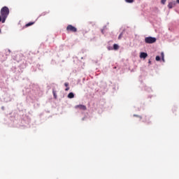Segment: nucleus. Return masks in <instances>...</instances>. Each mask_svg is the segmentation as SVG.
<instances>
[{"instance_id": "obj_11", "label": "nucleus", "mask_w": 179, "mask_h": 179, "mask_svg": "<svg viewBox=\"0 0 179 179\" xmlns=\"http://www.w3.org/2000/svg\"><path fill=\"white\" fill-rule=\"evenodd\" d=\"M32 24H34V22H30L26 24L25 26H26V27H29L30 26H32Z\"/></svg>"}, {"instance_id": "obj_25", "label": "nucleus", "mask_w": 179, "mask_h": 179, "mask_svg": "<svg viewBox=\"0 0 179 179\" xmlns=\"http://www.w3.org/2000/svg\"><path fill=\"white\" fill-rule=\"evenodd\" d=\"M103 29V30H106V29H107V26H104Z\"/></svg>"}, {"instance_id": "obj_7", "label": "nucleus", "mask_w": 179, "mask_h": 179, "mask_svg": "<svg viewBox=\"0 0 179 179\" xmlns=\"http://www.w3.org/2000/svg\"><path fill=\"white\" fill-rule=\"evenodd\" d=\"M173 6H176V1H173V2H170V3H169V4H168V8H169V9H173Z\"/></svg>"}, {"instance_id": "obj_13", "label": "nucleus", "mask_w": 179, "mask_h": 179, "mask_svg": "<svg viewBox=\"0 0 179 179\" xmlns=\"http://www.w3.org/2000/svg\"><path fill=\"white\" fill-rule=\"evenodd\" d=\"M20 68L24 69V68H26V64L23 63L22 64H20Z\"/></svg>"}, {"instance_id": "obj_30", "label": "nucleus", "mask_w": 179, "mask_h": 179, "mask_svg": "<svg viewBox=\"0 0 179 179\" xmlns=\"http://www.w3.org/2000/svg\"><path fill=\"white\" fill-rule=\"evenodd\" d=\"M8 52H10V50H8Z\"/></svg>"}, {"instance_id": "obj_17", "label": "nucleus", "mask_w": 179, "mask_h": 179, "mask_svg": "<svg viewBox=\"0 0 179 179\" xmlns=\"http://www.w3.org/2000/svg\"><path fill=\"white\" fill-rule=\"evenodd\" d=\"M166 1H167V0H161V3L162 5H164L166 3Z\"/></svg>"}, {"instance_id": "obj_24", "label": "nucleus", "mask_w": 179, "mask_h": 179, "mask_svg": "<svg viewBox=\"0 0 179 179\" xmlns=\"http://www.w3.org/2000/svg\"><path fill=\"white\" fill-rule=\"evenodd\" d=\"M41 16H45V13H43L41 14Z\"/></svg>"}, {"instance_id": "obj_5", "label": "nucleus", "mask_w": 179, "mask_h": 179, "mask_svg": "<svg viewBox=\"0 0 179 179\" xmlns=\"http://www.w3.org/2000/svg\"><path fill=\"white\" fill-rule=\"evenodd\" d=\"M12 71L14 73H20V72H22V69L19 70V69L16 67H13Z\"/></svg>"}, {"instance_id": "obj_3", "label": "nucleus", "mask_w": 179, "mask_h": 179, "mask_svg": "<svg viewBox=\"0 0 179 179\" xmlns=\"http://www.w3.org/2000/svg\"><path fill=\"white\" fill-rule=\"evenodd\" d=\"M66 30L67 31H72L73 33H76V31H78V29L71 24L67 26Z\"/></svg>"}, {"instance_id": "obj_12", "label": "nucleus", "mask_w": 179, "mask_h": 179, "mask_svg": "<svg viewBox=\"0 0 179 179\" xmlns=\"http://www.w3.org/2000/svg\"><path fill=\"white\" fill-rule=\"evenodd\" d=\"M161 57H162L163 62H164V52H161Z\"/></svg>"}, {"instance_id": "obj_27", "label": "nucleus", "mask_w": 179, "mask_h": 179, "mask_svg": "<svg viewBox=\"0 0 179 179\" xmlns=\"http://www.w3.org/2000/svg\"><path fill=\"white\" fill-rule=\"evenodd\" d=\"M82 120H83V121H85V117H83V118H82Z\"/></svg>"}, {"instance_id": "obj_26", "label": "nucleus", "mask_w": 179, "mask_h": 179, "mask_svg": "<svg viewBox=\"0 0 179 179\" xmlns=\"http://www.w3.org/2000/svg\"><path fill=\"white\" fill-rule=\"evenodd\" d=\"M148 64H152V61H150V59L148 61Z\"/></svg>"}, {"instance_id": "obj_6", "label": "nucleus", "mask_w": 179, "mask_h": 179, "mask_svg": "<svg viewBox=\"0 0 179 179\" xmlns=\"http://www.w3.org/2000/svg\"><path fill=\"white\" fill-rule=\"evenodd\" d=\"M148 57V53L142 52L140 54V58H143V59H146Z\"/></svg>"}, {"instance_id": "obj_16", "label": "nucleus", "mask_w": 179, "mask_h": 179, "mask_svg": "<svg viewBox=\"0 0 179 179\" xmlns=\"http://www.w3.org/2000/svg\"><path fill=\"white\" fill-rule=\"evenodd\" d=\"M160 59H161L160 56H156L155 57L156 61H160Z\"/></svg>"}, {"instance_id": "obj_18", "label": "nucleus", "mask_w": 179, "mask_h": 179, "mask_svg": "<svg viewBox=\"0 0 179 179\" xmlns=\"http://www.w3.org/2000/svg\"><path fill=\"white\" fill-rule=\"evenodd\" d=\"M108 50L109 51H111V50H113V47L108 46Z\"/></svg>"}, {"instance_id": "obj_14", "label": "nucleus", "mask_w": 179, "mask_h": 179, "mask_svg": "<svg viewBox=\"0 0 179 179\" xmlns=\"http://www.w3.org/2000/svg\"><path fill=\"white\" fill-rule=\"evenodd\" d=\"M123 34H124V31H122V33L120 34V35L118 36V40H121V38H122Z\"/></svg>"}, {"instance_id": "obj_29", "label": "nucleus", "mask_w": 179, "mask_h": 179, "mask_svg": "<svg viewBox=\"0 0 179 179\" xmlns=\"http://www.w3.org/2000/svg\"><path fill=\"white\" fill-rule=\"evenodd\" d=\"M1 108H2V110H3V108H3V107H1Z\"/></svg>"}, {"instance_id": "obj_2", "label": "nucleus", "mask_w": 179, "mask_h": 179, "mask_svg": "<svg viewBox=\"0 0 179 179\" xmlns=\"http://www.w3.org/2000/svg\"><path fill=\"white\" fill-rule=\"evenodd\" d=\"M145 43L146 44H153V43H156V38L152 36H148L145 38Z\"/></svg>"}, {"instance_id": "obj_19", "label": "nucleus", "mask_w": 179, "mask_h": 179, "mask_svg": "<svg viewBox=\"0 0 179 179\" xmlns=\"http://www.w3.org/2000/svg\"><path fill=\"white\" fill-rule=\"evenodd\" d=\"M53 96L55 99H57V94H55V91H53Z\"/></svg>"}, {"instance_id": "obj_21", "label": "nucleus", "mask_w": 179, "mask_h": 179, "mask_svg": "<svg viewBox=\"0 0 179 179\" xmlns=\"http://www.w3.org/2000/svg\"><path fill=\"white\" fill-rule=\"evenodd\" d=\"M64 86H66V87H68V86H69V83H64Z\"/></svg>"}, {"instance_id": "obj_8", "label": "nucleus", "mask_w": 179, "mask_h": 179, "mask_svg": "<svg viewBox=\"0 0 179 179\" xmlns=\"http://www.w3.org/2000/svg\"><path fill=\"white\" fill-rule=\"evenodd\" d=\"M68 99H73V97H75V94H73V92H70L68 96H67Z\"/></svg>"}, {"instance_id": "obj_23", "label": "nucleus", "mask_w": 179, "mask_h": 179, "mask_svg": "<svg viewBox=\"0 0 179 179\" xmlns=\"http://www.w3.org/2000/svg\"><path fill=\"white\" fill-rule=\"evenodd\" d=\"M68 90H69V87H67L65 89V91H66V92H68Z\"/></svg>"}, {"instance_id": "obj_9", "label": "nucleus", "mask_w": 179, "mask_h": 179, "mask_svg": "<svg viewBox=\"0 0 179 179\" xmlns=\"http://www.w3.org/2000/svg\"><path fill=\"white\" fill-rule=\"evenodd\" d=\"M119 48H120V46L118 45V44H117V43L113 44V50H115L116 51Z\"/></svg>"}, {"instance_id": "obj_20", "label": "nucleus", "mask_w": 179, "mask_h": 179, "mask_svg": "<svg viewBox=\"0 0 179 179\" xmlns=\"http://www.w3.org/2000/svg\"><path fill=\"white\" fill-rule=\"evenodd\" d=\"M134 117H140V120H142V116H139L138 115H134Z\"/></svg>"}, {"instance_id": "obj_4", "label": "nucleus", "mask_w": 179, "mask_h": 179, "mask_svg": "<svg viewBox=\"0 0 179 179\" xmlns=\"http://www.w3.org/2000/svg\"><path fill=\"white\" fill-rule=\"evenodd\" d=\"M75 108H79L80 110H83V111H86L87 108L85 105H77L75 106Z\"/></svg>"}, {"instance_id": "obj_10", "label": "nucleus", "mask_w": 179, "mask_h": 179, "mask_svg": "<svg viewBox=\"0 0 179 179\" xmlns=\"http://www.w3.org/2000/svg\"><path fill=\"white\" fill-rule=\"evenodd\" d=\"M144 90H145L146 92H148V93H150V92H152V88H150V87H145Z\"/></svg>"}, {"instance_id": "obj_28", "label": "nucleus", "mask_w": 179, "mask_h": 179, "mask_svg": "<svg viewBox=\"0 0 179 179\" xmlns=\"http://www.w3.org/2000/svg\"><path fill=\"white\" fill-rule=\"evenodd\" d=\"M176 2H178L179 3V0H176Z\"/></svg>"}, {"instance_id": "obj_1", "label": "nucleus", "mask_w": 179, "mask_h": 179, "mask_svg": "<svg viewBox=\"0 0 179 179\" xmlns=\"http://www.w3.org/2000/svg\"><path fill=\"white\" fill-rule=\"evenodd\" d=\"M0 22L5 23L8 16H9V8L4 6L1 9Z\"/></svg>"}, {"instance_id": "obj_15", "label": "nucleus", "mask_w": 179, "mask_h": 179, "mask_svg": "<svg viewBox=\"0 0 179 179\" xmlns=\"http://www.w3.org/2000/svg\"><path fill=\"white\" fill-rule=\"evenodd\" d=\"M127 3H134V0H125Z\"/></svg>"}, {"instance_id": "obj_31", "label": "nucleus", "mask_w": 179, "mask_h": 179, "mask_svg": "<svg viewBox=\"0 0 179 179\" xmlns=\"http://www.w3.org/2000/svg\"><path fill=\"white\" fill-rule=\"evenodd\" d=\"M0 33H1V29H0Z\"/></svg>"}, {"instance_id": "obj_22", "label": "nucleus", "mask_w": 179, "mask_h": 179, "mask_svg": "<svg viewBox=\"0 0 179 179\" xmlns=\"http://www.w3.org/2000/svg\"><path fill=\"white\" fill-rule=\"evenodd\" d=\"M101 31L102 34H104V29H102L101 30Z\"/></svg>"}]
</instances>
